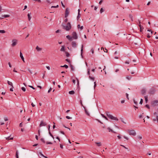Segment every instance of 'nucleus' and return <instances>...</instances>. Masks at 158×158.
<instances>
[{
    "label": "nucleus",
    "instance_id": "nucleus-1",
    "mask_svg": "<svg viewBox=\"0 0 158 158\" xmlns=\"http://www.w3.org/2000/svg\"><path fill=\"white\" fill-rule=\"evenodd\" d=\"M62 26L63 29H65L67 31H69L71 28V26L70 22L67 23V25H64V24H62Z\"/></svg>",
    "mask_w": 158,
    "mask_h": 158
},
{
    "label": "nucleus",
    "instance_id": "nucleus-2",
    "mask_svg": "<svg viewBox=\"0 0 158 158\" xmlns=\"http://www.w3.org/2000/svg\"><path fill=\"white\" fill-rule=\"evenodd\" d=\"M106 115L109 118H110L111 119L114 120H116V121L118 120V119L117 117H114L111 115L110 114V113L109 112H106Z\"/></svg>",
    "mask_w": 158,
    "mask_h": 158
},
{
    "label": "nucleus",
    "instance_id": "nucleus-3",
    "mask_svg": "<svg viewBox=\"0 0 158 158\" xmlns=\"http://www.w3.org/2000/svg\"><path fill=\"white\" fill-rule=\"evenodd\" d=\"M128 131L129 132V134L130 135H132L133 136H135L136 135V133L134 130H128Z\"/></svg>",
    "mask_w": 158,
    "mask_h": 158
},
{
    "label": "nucleus",
    "instance_id": "nucleus-4",
    "mask_svg": "<svg viewBox=\"0 0 158 158\" xmlns=\"http://www.w3.org/2000/svg\"><path fill=\"white\" fill-rule=\"evenodd\" d=\"M72 38H73L74 39H77L78 38V36L77 35V34L76 32H73L72 34Z\"/></svg>",
    "mask_w": 158,
    "mask_h": 158
},
{
    "label": "nucleus",
    "instance_id": "nucleus-5",
    "mask_svg": "<svg viewBox=\"0 0 158 158\" xmlns=\"http://www.w3.org/2000/svg\"><path fill=\"white\" fill-rule=\"evenodd\" d=\"M155 89L154 88H152L149 91L148 93L151 94H153L155 92Z\"/></svg>",
    "mask_w": 158,
    "mask_h": 158
},
{
    "label": "nucleus",
    "instance_id": "nucleus-6",
    "mask_svg": "<svg viewBox=\"0 0 158 158\" xmlns=\"http://www.w3.org/2000/svg\"><path fill=\"white\" fill-rule=\"evenodd\" d=\"M18 40L16 39H13L12 40V43L11 44L12 47L15 46L17 44Z\"/></svg>",
    "mask_w": 158,
    "mask_h": 158
},
{
    "label": "nucleus",
    "instance_id": "nucleus-7",
    "mask_svg": "<svg viewBox=\"0 0 158 158\" xmlns=\"http://www.w3.org/2000/svg\"><path fill=\"white\" fill-rule=\"evenodd\" d=\"M69 10L68 8H67L65 10V18H67L69 14Z\"/></svg>",
    "mask_w": 158,
    "mask_h": 158
},
{
    "label": "nucleus",
    "instance_id": "nucleus-8",
    "mask_svg": "<svg viewBox=\"0 0 158 158\" xmlns=\"http://www.w3.org/2000/svg\"><path fill=\"white\" fill-rule=\"evenodd\" d=\"M47 125V124L46 123L44 122L43 121H41L40 123V127H41L43 126H45Z\"/></svg>",
    "mask_w": 158,
    "mask_h": 158
},
{
    "label": "nucleus",
    "instance_id": "nucleus-9",
    "mask_svg": "<svg viewBox=\"0 0 158 158\" xmlns=\"http://www.w3.org/2000/svg\"><path fill=\"white\" fill-rule=\"evenodd\" d=\"M72 46L73 48H76L77 46L76 42L75 41H73L72 42Z\"/></svg>",
    "mask_w": 158,
    "mask_h": 158
},
{
    "label": "nucleus",
    "instance_id": "nucleus-10",
    "mask_svg": "<svg viewBox=\"0 0 158 158\" xmlns=\"http://www.w3.org/2000/svg\"><path fill=\"white\" fill-rule=\"evenodd\" d=\"M158 103V100H155L153 101L152 102V105L156 106L157 105V104Z\"/></svg>",
    "mask_w": 158,
    "mask_h": 158
},
{
    "label": "nucleus",
    "instance_id": "nucleus-11",
    "mask_svg": "<svg viewBox=\"0 0 158 158\" xmlns=\"http://www.w3.org/2000/svg\"><path fill=\"white\" fill-rule=\"evenodd\" d=\"M20 57L21 58V59H22V60L23 61V62H25L24 58L23 56V54H22V52H20Z\"/></svg>",
    "mask_w": 158,
    "mask_h": 158
},
{
    "label": "nucleus",
    "instance_id": "nucleus-12",
    "mask_svg": "<svg viewBox=\"0 0 158 158\" xmlns=\"http://www.w3.org/2000/svg\"><path fill=\"white\" fill-rule=\"evenodd\" d=\"M139 26L140 27V32H142L143 29V26H142L140 24L139 25Z\"/></svg>",
    "mask_w": 158,
    "mask_h": 158
},
{
    "label": "nucleus",
    "instance_id": "nucleus-13",
    "mask_svg": "<svg viewBox=\"0 0 158 158\" xmlns=\"http://www.w3.org/2000/svg\"><path fill=\"white\" fill-rule=\"evenodd\" d=\"M84 108L85 109V112L86 114L88 115V116H89L90 114L88 111L87 110L85 109V106H83Z\"/></svg>",
    "mask_w": 158,
    "mask_h": 158
},
{
    "label": "nucleus",
    "instance_id": "nucleus-14",
    "mask_svg": "<svg viewBox=\"0 0 158 158\" xmlns=\"http://www.w3.org/2000/svg\"><path fill=\"white\" fill-rule=\"evenodd\" d=\"M7 84L11 86L12 87H13V88H14V86H13V85L12 82L10 81H7Z\"/></svg>",
    "mask_w": 158,
    "mask_h": 158
},
{
    "label": "nucleus",
    "instance_id": "nucleus-15",
    "mask_svg": "<svg viewBox=\"0 0 158 158\" xmlns=\"http://www.w3.org/2000/svg\"><path fill=\"white\" fill-rule=\"evenodd\" d=\"M146 90L145 89H143L141 91V93L143 95H144L146 93Z\"/></svg>",
    "mask_w": 158,
    "mask_h": 158
},
{
    "label": "nucleus",
    "instance_id": "nucleus-16",
    "mask_svg": "<svg viewBox=\"0 0 158 158\" xmlns=\"http://www.w3.org/2000/svg\"><path fill=\"white\" fill-rule=\"evenodd\" d=\"M66 37L67 39H68L70 41H71L72 40V37H71L69 35H68L66 36Z\"/></svg>",
    "mask_w": 158,
    "mask_h": 158
},
{
    "label": "nucleus",
    "instance_id": "nucleus-17",
    "mask_svg": "<svg viewBox=\"0 0 158 158\" xmlns=\"http://www.w3.org/2000/svg\"><path fill=\"white\" fill-rule=\"evenodd\" d=\"M36 49L38 51H40L42 50V48H39V47L37 46L36 48Z\"/></svg>",
    "mask_w": 158,
    "mask_h": 158
},
{
    "label": "nucleus",
    "instance_id": "nucleus-18",
    "mask_svg": "<svg viewBox=\"0 0 158 158\" xmlns=\"http://www.w3.org/2000/svg\"><path fill=\"white\" fill-rule=\"evenodd\" d=\"M83 45H82L81 47V55L82 57V53H83Z\"/></svg>",
    "mask_w": 158,
    "mask_h": 158
},
{
    "label": "nucleus",
    "instance_id": "nucleus-19",
    "mask_svg": "<svg viewBox=\"0 0 158 158\" xmlns=\"http://www.w3.org/2000/svg\"><path fill=\"white\" fill-rule=\"evenodd\" d=\"M60 51H64V46H62L61 48L60 49Z\"/></svg>",
    "mask_w": 158,
    "mask_h": 158
},
{
    "label": "nucleus",
    "instance_id": "nucleus-20",
    "mask_svg": "<svg viewBox=\"0 0 158 158\" xmlns=\"http://www.w3.org/2000/svg\"><path fill=\"white\" fill-rule=\"evenodd\" d=\"M107 129L109 130V132L111 131V132H112L113 133H115V132L113 130L111 129L109 127L107 128Z\"/></svg>",
    "mask_w": 158,
    "mask_h": 158
},
{
    "label": "nucleus",
    "instance_id": "nucleus-21",
    "mask_svg": "<svg viewBox=\"0 0 158 158\" xmlns=\"http://www.w3.org/2000/svg\"><path fill=\"white\" fill-rule=\"evenodd\" d=\"M144 98L145 100V102L146 103H147L148 101V96H144Z\"/></svg>",
    "mask_w": 158,
    "mask_h": 158
},
{
    "label": "nucleus",
    "instance_id": "nucleus-22",
    "mask_svg": "<svg viewBox=\"0 0 158 158\" xmlns=\"http://www.w3.org/2000/svg\"><path fill=\"white\" fill-rule=\"evenodd\" d=\"M75 93V92L73 90H72L69 92V94H73Z\"/></svg>",
    "mask_w": 158,
    "mask_h": 158
},
{
    "label": "nucleus",
    "instance_id": "nucleus-23",
    "mask_svg": "<svg viewBox=\"0 0 158 158\" xmlns=\"http://www.w3.org/2000/svg\"><path fill=\"white\" fill-rule=\"evenodd\" d=\"M95 143L97 144V146L98 147H100L101 146L102 144L100 142L98 143V142H96Z\"/></svg>",
    "mask_w": 158,
    "mask_h": 158
},
{
    "label": "nucleus",
    "instance_id": "nucleus-24",
    "mask_svg": "<svg viewBox=\"0 0 158 158\" xmlns=\"http://www.w3.org/2000/svg\"><path fill=\"white\" fill-rule=\"evenodd\" d=\"M27 16H28V20L29 21H30V20L31 18V17L30 16V14L28 13L27 15Z\"/></svg>",
    "mask_w": 158,
    "mask_h": 158
},
{
    "label": "nucleus",
    "instance_id": "nucleus-25",
    "mask_svg": "<svg viewBox=\"0 0 158 158\" xmlns=\"http://www.w3.org/2000/svg\"><path fill=\"white\" fill-rule=\"evenodd\" d=\"M65 54H66V56L67 57H68L70 55V54H69V52H65Z\"/></svg>",
    "mask_w": 158,
    "mask_h": 158
},
{
    "label": "nucleus",
    "instance_id": "nucleus-26",
    "mask_svg": "<svg viewBox=\"0 0 158 158\" xmlns=\"http://www.w3.org/2000/svg\"><path fill=\"white\" fill-rule=\"evenodd\" d=\"M131 78V76H127L126 77V78L128 80H130Z\"/></svg>",
    "mask_w": 158,
    "mask_h": 158
},
{
    "label": "nucleus",
    "instance_id": "nucleus-27",
    "mask_svg": "<svg viewBox=\"0 0 158 158\" xmlns=\"http://www.w3.org/2000/svg\"><path fill=\"white\" fill-rule=\"evenodd\" d=\"M101 115L103 118H104L106 119L107 120H108V118L106 116H105L104 114H101Z\"/></svg>",
    "mask_w": 158,
    "mask_h": 158
},
{
    "label": "nucleus",
    "instance_id": "nucleus-28",
    "mask_svg": "<svg viewBox=\"0 0 158 158\" xmlns=\"http://www.w3.org/2000/svg\"><path fill=\"white\" fill-rule=\"evenodd\" d=\"M16 158H19V156H18V151H17L16 152Z\"/></svg>",
    "mask_w": 158,
    "mask_h": 158
},
{
    "label": "nucleus",
    "instance_id": "nucleus-29",
    "mask_svg": "<svg viewBox=\"0 0 158 158\" xmlns=\"http://www.w3.org/2000/svg\"><path fill=\"white\" fill-rule=\"evenodd\" d=\"M60 67H65L66 69H67L68 68V66L66 65H64L63 66H61Z\"/></svg>",
    "mask_w": 158,
    "mask_h": 158
},
{
    "label": "nucleus",
    "instance_id": "nucleus-30",
    "mask_svg": "<svg viewBox=\"0 0 158 158\" xmlns=\"http://www.w3.org/2000/svg\"><path fill=\"white\" fill-rule=\"evenodd\" d=\"M80 17H81V14H80V13H78V15L77 17V19H79V18Z\"/></svg>",
    "mask_w": 158,
    "mask_h": 158
},
{
    "label": "nucleus",
    "instance_id": "nucleus-31",
    "mask_svg": "<svg viewBox=\"0 0 158 158\" xmlns=\"http://www.w3.org/2000/svg\"><path fill=\"white\" fill-rule=\"evenodd\" d=\"M70 67L71 70L72 71H74V68L73 66L72 65H71Z\"/></svg>",
    "mask_w": 158,
    "mask_h": 158
},
{
    "label": "nucleus",
    "instance_id": "nucleus-32",
    "mask_svg": "<svg viewBox=\"0 0 158 158\" xmlns=\"http://www.w3.org/2000/svg\"><path fill=\"white\" fill-rule=\"evenodd\" d=\"M129 17L131 18V21H133V18H132L133 16H132V15H129Z\"/></svg>",
    "mask_w": 158,
    "mask_h": 158
},
{
    "label": "nucleus",
    "instance_id": "nucleus-33",
    "mask_svg": "<svg viewBox=\"0 0 158 158\" xmlns=\"http://www.w3.org/2000/svg\"><path fill=\"white\" fill-rule=\"evenodd\" d=\"M5 31L4 30H0V33H5Z\"/></svg>",
    "mask_w": 158,
    "mask_h": 158
},
{
    "label": "nucleus",
    "instance_id": "nucleus-34",
    "mask_svg": "<svg viewBox=\"0 0 158 158\" xmlns=\"http://www.w3.org/2000/svg\"><path fill=\"white\" fill-rule=\"evenodd\" d=\"M59 7V6L58 5H56V6H51V8H58Z\"/></svg>",
    "mask_w": 158,
    "mask_h": 158
},
{
    "label": "nucleus",
    "instance_id": "nucleus-35",
    "mask_svg": "<svg viewBox=\"0 0 158 158\" xmlns=\"http://www.w3.org/2000/svg\"><path fill=\"white\" fill-rule=\"evenodd\" d=\"M21 89L24 92H25L26 91V89L24 87H22L21 88Z\"/></svg>",
    "mask_w": 158,
    "mask_h": 158
},
{
    "label": "nucleus",
    "instance_id": "nucleus-36",
    "mask_svg": "<svg viewBox=\"0 0 158 158\" xmlns=\"http://www.w3.org/2000/svg\"><path fill=\"white\" fill-rule=\"evenodd\" d=\"M89 78L90 79H91V80H93V81H94V77H91L90 76H89Z\"/></svg>",
    "mask_w": 158,
    "mask_h": 158
},
{
    "label": "nucleus",
    "instance_id": "nucleus-37",
    "mask_svg": "<svg viewBox=\"0 0 158 158\" xmlns=\"http://www.w3.org/2000/svg\"><path fill=\"white\" fill-rule=\"evenodd\" d=\"M4 18H7V17H10V15H4Z\"/></svg>",
    "mask_w": 158,
    "mask_h": 158
},
{
    "label": "nucleus",
    "instance_id": "nucleus-38",
    "mask_svg": "<svg viewBox=\"0 0 158 158\" xmlns=\"http://www.w3.org/2000/svg\"><path fill=\"white\" fill-rule=\"evenodd\" d=\"M104 11V10L102 8H101L100 10V12L101 13H102Z\"/></svg>",
    "mask_w": 158,
    "mask_h": 158
},
{
    "label": "nucleus",
    "instance_id": "nucleus-39",
    "mask_svg": "<svg viewBox=\"0 0 158 158\" xmlns=\"http://www.w3.org/2000/svg\"><path fill=\"white\" fill-rule=\"evenodd\" d=\"M133 101L135 105H138V103L134 99L133 100Z\"/></svg>",
    "mask_w": 158,
    "mask_h": 158
},
{
    "label": "nucleus",
    "instance_id": "nucleus-40",
    "mask_svg": "<svg viewBox=\"0 0 158 158\" xmlns=\"http://www.w3.org/2000/svg\"><path fill=\"white\" fill-rule=\"evenodd\" d=\"M87 71H87V74L88 75H89L90 74V69H88Z\"/></svg>",
    "mask_w": 158,
    "mask_h": 158
},
{
    "label": "nucleus",
    "instance_id": "nucleus-41",
    "mask_svg": "<svg viewBox=\"0 0 158 158\" xmlns=\"http://www.w3.org/2000/svg\"><path fill=\"white\" fill-rule=\"evenodd\" d=\"M46 143L47 144H52V143L51 142H46Z\"/></svg>",
    "mask_w": 158,
    "mask_h": 158
},
{
    "label": "nucleus",
    "instance_id": "nucleus-42",
    "mask_svg": "<svg viewBox=\"0 0 158 158\" xmlns=\"http://www.w3.org/2000/svg\"><path fill=\"white\" fill-rule=\"evenodd\" d=\"M41 141H42L44 143H45V142L43 138H41L40 139Z\"/></svg>",
    "mask_w": 158,
    "mask_h": 158
},
{
    "label": "nucleus",
    "instance_id": "nucleus-43",
    "mask_svg": "<svg viewBox=\"0 0 158 158\" xmlns=\"http://www.w3.org/2000/svg\"><path fill=\"white\" fill-rule=\"evenodd\" d=\"M156 119H153V121H156V120H157V119H158V116L157 115H156Z\"/></svg>",
    "mask_w": 158,
    "mask_h": 158
},
{
    "label": "nucleus",
    "instance_id": "nucleus-44",
    "mask_svg": "<svg viewBox=\"0 0 158 158\" xmlns=\"http://www.w3.org/2000/svg\"><path fill=\"white\" fill-rule=\"evenodd\" d=\"M28 86L34 89H35V88H34L32 86L29 85H28Z\"/></svg>",
    "mask_w": 158,
    "mask_h": 158
},
{
    "label": "nucleus",
    "instance_id": "nucleus-45",
    "mask_svg": "<svg viewBox=\"0 0 158 158\" xmlns=\"http://www.w3.org/2000/svg\"><path fill=\"white\" fill-rule=\"evenodd\" d=\"M137 137L139 139H141L142 138V137L141 136L139 135L137 136Z\"/></svg>",
    "mask_w": 158,
    "mask_h": 158
},
{
    "label": "nucleus",
    "instance_id": "nucleus-46",
    "mask_svg": "<svg viewBox=\"0 0 158 158\" xmlns=\"http://www.w3.org/2000/svg\"><path fill=\"white\" fill-rule=\"evenodd\" d=\"M143 102V100L142 99H141L140 101L139 102V104H142Z\"/></svg>",
    "mask_w": 158,
    "mask_h": 158
},
{
    "label": "nucleus",
    "instance_id": "nucleus-47",
    "mask_svg": "<svg viewBox=\"0 0 158 158\" xmlns=\"http://www.w3.org/2000/svg\"><path fill=\"white\" fill-rule=\"evenodd\" d=\"M63 127H64L65 128H67L68 129H69V130H70V128H69L66 127V126H65L64 125H63Z\"/></svg>",
    "mask_w": 158,
    "mask_h": 158
},
{
    "label": "nucleus",
    "instance_id": "nucleus-48",
    "mask_svg": "<svg viewBox=\"0 0 158 158\" xmlns=\"http://www.w3.org/2000/svg\"><path fill=\"white\" fill-rule=\"evenodd\" d=\"M124 138H125V139H126L127 140H128L129 139L127 137L125 136H123Z\"/></svg>",
    "mask_w": 158,
    "mask_h": 158
},
{
    "label": "nucleus",
    "instance_id": "nucleus-49",
    "mask_svg": "<svg viewBox=\"0 0 158 158\" xmlns=\"http://www.w3.org/2000/svg\"><path fill=\"white\" fill-rule=\"evenodd\" d=\"M4 18V15H2L1 17H0V19H2Z\"/></svg>",
    "mask_w": 158,
    "mask_h": 158
},
{
    "label": "nucleus",
    "instance_id": "nucleus-50",
    "mask_svg": "<svg viewBox=\"0 0 158 158\" xmlns=\"http://www.w3.org/2000/svg\"><path fill=\"white\" fill-rule=\"evenodd\" d=\"M126 96L128 100L129 99V98H128V94L127 93H126Z\"/></svg>",
    "mask_w": 158,
    "mask_h": 158
},
{
    "label": "nucleus",
    "instance_id": "nucleus-51",
    "mask_svg": "<svg viewBox=\"0 0 158 158\" xmlns=\"http://www.w3.org/2000/svg\"><path fill=\"white\" fill-rule=\"evenodd\" d=\"M91 52H92V53L93 54L94 53V49L93 48H92L91 49Z\"/></svg>",
    "mask_w": 158,
    "mask_h": 158
},
{
    "label": "nucleus",
    "instance_id": "nucleus-52",
    "mask_svg": "<svg viewBox=\"0 0 158 158\" xmlns=\"http://www.w3.org/2000/svg\"><path fill=\"white\" fill-rule=\"evenodd\" d=\"M129 63H130V62H129V60H127L125 62V64H129Z\"/></svg>",
    "mask_w": 158,
    "mask_h": 158
},
{
    "label": "nucleus",
    "instance_id": "nucleus-53",
    "mask_svg": "<svg viewBox=\"0 0 158 158\" xmlns=\"http://www.w3.org/2000/svg\"><path fill=\"white\" fill-rule=\"evenodd\" d=\"M146 106V107H147L149 109V108H150V107H149V105H148V104H146V106Z\"/></svg>",
    "mask_w": 158,
    "mask_h": 158
},
{
    "label": "nucleus",
    "instance_id": "nucleus-54",
    "mask_svg": "<svg viewBox=\"0 0 158 158\" xmlns=\"http://www.w3.org/2000/svg\"><path fill=\"white\" fill-rule=\"evenodd\" d=\"M66 118H67L68 119H71L72 118L71 117H70L69 116H66Z\"/></svg>",
    "mask_w": 158,
    "mask_h": 158
},
{
    "label": "nucleus",
    "instance_id": "nucleus-55",
    "mask_svg": "<svg viewBox=\"0 0 158 158\" xmlns=\"http://www.w3.org/2000/svg\"><path fill=\"white\" fill-rule=\"evenodd\" d=\"M65 60L68 62H69V63H70V60H69V59H67Z\"/></svg>",
    "mask_w": 158,
    "mask_h": 158
},
{
    "label": "nucleus",
    "instance_id": "nucleus-56",
    "mask_svg": "<svg viewBox=\"0 0 158 158\" xmlns=\"http://www.w3.org/2000/svg\"><path fill=\"white\" fill-rule=\"evenodd\" d=\"M52 90V88H50L48 90V93H49L50 92L51 90Z\"/></svg>",
    "mask_w": 158,
    "mask_h": 158
},
{
    "label": "nucleus",
    "instance_id": "nucleus-57",
    "mask_svg": "<svg viewBox=\"0 0 158 158\" xmlns=\"http://www.w3.org/2000/svg\"><path fill=\"white\" fill-rule=\"evenodd\" d=\"M14 88H13V87H12L11 88H10V91H13V89Z\"/></svg>",
    "mask_w": 158,
    "mask_h": 158
},
{
    "label": "nucleus",
    "instance_id": "nucleus-58",
    "mask_svg": "<svg viewBox=\"0 0 158 158\" xmlns=\"http://www.w3.org/2000/svg\"><path fill=\"white\" fill-rule=\"evenodd\" d=\"M28 70L30 72V73H31V74H32V71H31L30 69H29V68H28Z\"/></svg>",
    "mask_w": 158,
    "mask_h": 158
},
{
    "label": "nucleus",
    "instance_id": "nucleus-59",
    "mask_svg": "<svg viewBox=\"0 0 158 158\" xmlns=\"http://www.w3.org/2000/svg\"><path fill=\"white\" fill-rule=\"evenodd\" d=\"M10 136H9L8 137H6V139H7V140H10L9 139H10Z\"/></svg>",
    "mask_w": 158,
    "mask_h": 158
},
{
    "label": "nucleus",
    "instance_id": "nucleus-60",
    "mask_svg": "<svg viewBox=\"0 0 158 158\" xmlns=\"http://www.w3.org/2000/svg\"><path fill=\"white\" fill-rule=\"evenodd\" d=\"M60 147L61 148H63V145L62 144H60Z\"/></svg>",
    "mask_w": 158,
    "mask_h": 158
},
{
    "label": "nucleus",
    "instance_id": "nucleus-61",
    "mask_svg": "<svg viewBox=\"0 0 158 158\" xmlns=\"http://www.w3.org/2000/svg\"><path fill=\"white\" fill-rule=\"evenodd\" d=\"M61 5H62V6L64 7H65V6H64V4H63V3L62 2V1H61Z\"/></svg>",
    "mask_w": 158,
    "mask_h": 158
},
{
    "label": "nucleus",
    "instance_id": "nucleus-62",
    "mask_svg": "<svg viewBox=\"0 0 158 158\" xmlns=\"http://www.w3.org/2000/svg\"><path fill=\"white\" fill-rule=\"evenodd\" d=\"M39 154L42 156H44L43 154L41 152H39Z\"/></svg>",
    "mask_w": 158,
    "mask_h": 158
},
{
    "label": "nucleus",
    "instance_id": "nucleus-63",
    "mask_svg": "<svg viewBox=\"0 0 158 158\" xmlns=\"http://www.w3.org/2000/svg\"><path fill=\"white\" fill-rule=\"evenodd\" d=\"M103 1V0H101L99 3V4H101L102 2Z\"/></svg>",
    "mask_w": 158,
    "mask_h": 158
},
{
    "label": "nucleus",
    "instance_id": "nucleus-64",
    "mask_svg": "<svg viewBox=\"0 0 158 158\" xmlns=\"http://www.w3.org/2000/svg\"><path fill=\"white\" fill-rule=\"evenodd\" d=\"M68 19L67 18H66V19H65L64 20V22H65V23H66L68 21Z\"/></svg>",
    "mask_w": 158,
    "mask_h": 158
}]
</instances>
